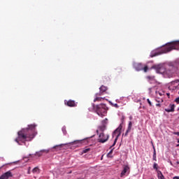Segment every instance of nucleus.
Returning a JSON list of instances; mask_svg holds the SVG:
<instances>
[{"mask_svg": "<svg viewBox=\"0 0 179 179\" xmlns=\"http://www.w3.org/2000/svg\"><path fill=\"white\" fill-rule=\"evenodd\" d=\"M48 152H50L48 150H41V151L36 152V156L40 157L43 156V153H48Z\"/></svg>", "mask_w": 179, "mask_h": 179, "instance_id": "nucleus-12", "label": "nucleus"}, {"mask_svg": "<svg viewBox=\"0 0 179 179\" xmlns=\"http://www.w3.org/2000/svg\"><path fill=\"white\" fill-rule=\"evenodd\" d=\"M122 129V123L120 124V126L113 133V138H114L115 135H116V137L115 138L113 145L110 146V149L111 148H113V146H115V143H117V141H118V137L121 135Z\"/></svg>", "mask_w": 179, "mask_h": 179, "instance_id": "nucleus-4", "label": "nucleus"}, {"mask_svg": "<svg viewBox=\"0 0 179 179\" xmlns=\"http://www.w3.org/2000/svg\"><path fill=\"white\" fill-rule=\"evenodd\" d=\"M173 83H179V80H176L175 81H173Z\"/></svg>", "mask_w": 179, "mask_h": 179, "instance_id": "nucleus-37", "label": "nucleus"}, {"mask_svg": "<svg viewBox=\"0 0 179 179\" xmlns=\"http://www.w3.org/2000/svg\"><path fill=\"white\" fill-rule=\"evenodd\" d=\"M129 170V166H128V165H126L124 167L123 171L121 173V177H122V176H125V174H127V171Z\"/></svg>", "mask_w": 179, "mask_h": 179, "instance_id": "nucleus-14", "label": "nucleus"}, {"mask_svg": "<svg viewBox=\"0 0 179 179\" xmlns=\"http://www.w3.org/2000/svg\"><path fill=\"white\" fill-rule=\"evenodd\" d=\"M64 104L66 106H68V107H76L78 103H76L75 101L73 100H69V101L65 100Z\"/></svg>", "mask_w": 179, "mask_h": 179, "instance_id": "nucleus-8", "label": "nucleus"}, {"mask_svg": "<svg viewBox=\"0 0 179 179\" xmlns=\"http://www.w3.org/2000/svg\"><path fill=\"white\" fill-rule=\"evenodd\" d=\"M172 134H173V135H178V136H179V131H178V132L173 131Z\"/></svg>", "mask_w": 179, "mask_h": 179, "instance_id": "nucleus-31", "label": "nucleus"}, {"mask_svg": "<svg viewBox=\"0 0 179 179\" xmlns=\"http://www.w3.org/2000/svg\"><path fill=\"white\" fill-rule=\"evenodd\" d=\"M62 132H63L64 135H66V129H65V127L62 128Z\"/></svg>", "mask_w": 179, "mask_h": 179, "instance_id": "nucleus-26", "label": "nucleus"}, {"mask_svg": "<svg viewBox=\"0 0 179 179\" xmlns=\"http://www.w3.org/2000/svg\"><path fill=\"white\" fill-rule=\"evenodd\" d=\"M172 50H179V41H172L171 43H168L166 45L160 48L157 50V52H152L151 57H157V55H162V54H167V52H170Z\"/></svg>", "mask_w": 179, "mask_h": 179, "instance_id": "nucleus-2", "label": "nucleus"}, {"mask_svg": "<svg viewBox=\"0 0 179 179\" xmlns=\"http://www.w3.org/2000/svg\"><path fill=\"white\" fill-rule=\"evenodd\" d=\"M162 71V68L157 67V71L158 73H162V71Z\"/></svg>", "mask_w": 179, "mask_h": 179, "instance_id": "nucleus-30", "label": "nucleus"}, {"mask_svg": "<svg viewBox=\"0 0 179 179\" xmlns=\"http://www.w3.org/2000/svg\"><path fill=\"white\" fill-rule=\"evenodd\" d=\"M153 149H154V152H153V157H152V159H153V160L155 162H157V159L156 157V148H155V146H153Z\"/></svg>", "mask_w": 179, "mask_h": 179, "instance_id": "nucleus-15", "label": "nucleus"}, {"mask_svg": "<svg viewBox=\"0 0 179 179\" xmlns=\"http://www.w3.org/2000/svg\"><path fill=\"white\" fill-rule=\"evenodd\" d=\"M129 131H131L132 129V122H129L128 129Z\"/></svg>", "mask_w": 179, "mask_h": 179, "instance_id": "nucleus-19", "label": "nucleus"}, {"mask_svg": "<svg viewBox=\"0 0 179 179\" xmlns=\"http://www.w3.org/2000/svg\"><path fill=\"white\" fill-rule=\"evenodd\" d=\"M110 136L108 134H104V133H101L99 136L98 142L100 143H106L108 141Z\"/></svg>", "mask_w": 179, "mask_h": 179, "instance_id": "nucleus-6", "label": "nucleus"}, {"mask_svg": "<svg viewBox=\"0 0 179 179\" xmlns=\"http://www.w3.org/2000/svg\"><path fill=\"white\" fill-rule=\"evenodd\" d=\"M161 103H163V99L161 100Z\"/></svg>", "mask_w": 179, "mask_h": 179, "instance_id": "nucleus-41", "label": "nucleus"}, {"mask_svg": "<svg viewBox=\"0 0 179 179\" xmlns=\"http://www.w3.org/2000/svg\"><path fill=\"white\" fill-rule=\"evenodd\" d=\"M178 111H179V107H178Z\"/></svg>", "mask_w": 179, "mask_h": 179, "instance_id": "nucleus-43", "label": "nucleus"}, {"mask_svg": "<svg viewBox=\"0 0 179 179\" xmlns=\"http://www.w3.org/2000/svg\"><path fill=\"white\" fill-rule=\"evenodd\" d=\"M173 164H176V167H178V164H179V161H178V162L173 163Z\"/></svg>", "mask_w": 179, "mask_h": 179, "instance_id": "nucleus-33", "label": "nucleus"}, {"mask_svg": "<svg viewBox=\"0 0 179 179\" xmlns=\"http://www.w3.org/2000/svg\"><path fill=\"white\" fill-rule=\"evenodd\" d=\"M121 120H122V122H124V120H125V116H122Z\"/></svg>", "mask_w": 179, "mask_h": 179, "instance_id": "nucleus-36", "label": "nucleus"}, {"mask_svg": "<svg viewBox=\"0 0 179 179\" xmlns=\"http://www.w3.org/2000/svg\"><path fill=\"white\" fill-rule=\"evenodd\" d=\"M176 65H179V60H176Z\"/></svg>", "mask_w": 179, "mask_h": 179, "instance_id": "nucleus-38", "label": "nucleus"}, {"mask_svg": "<svg viewBox=\"0 0 179 179\" xmlns=\"http://www.w3.org/2000/svg\"><path fill=\"white\" fill-rule=\"evenodd\" d=\"M111 105L113 106V107H115V108H118L120 107V106H118V104L117 103L113 104V103H111Z\"/></svg>", "mask_w": 179, "mask_h": 179, "instance_id": "nucleus-25", "label": "nucleus"}, {"mask_svg": "<svg viewBox=\"0 0 179 179\" xmlns=\"http://www.w3.org/2000/svg\"><path fill=\"white\" fill-rule=\"evenodd\" d=\"M87 152H90V148H86L83 150V153H87Z\"/></svg>", "mask_w": 179, "mask_h": 179, "instance_id": "nucleus-20", "label": "nucleus"}, {"mask_svg": "<svg viewBox=\"0 0 179 179\" xmlns=\"http://www.w3.org/2000/svg\"><path fill=\"white\" fill-rule=\"evenodd\" d=\"M149 70V67H148V66H143V72H148V71Z\"/></svg>", "mask_w": 179, "mask_h": 179, "instance_id": "nucleus-17", "label": "nucleus"}, {"mask_svg": "<svg viewBox=\"0 0 179 179\" xmlns=\"http://www.w3.org/2000/svg\"><path fill=\"white\" fill-rule=\"evenodd\" d=\"M136 71H140L143 70V64L141 63H136L134 64Z\"/></svg>", "mask_w": 179, "mask_h": 179, "instance_id": "nucleus-10", "label": "nucleus"}, {"mask_svg": "<svg viewBox=\"0 0 179 179\" xmlns=\"http://www.w3.org/2000/svg\"><path fill=\"white\" fill-rule=\"evenodd\" d=\"M39 171L38 167H35L33 170L32 172L33 173H38V171Z\"/></svg>", "mask_w": 179, "mask_h": 179, "instance_id": "nucleus-21", "label": "nucleus"}, {"mask_svg": "<svg viewBox=\"0 0 179 179\" xmlns=\"http://www.w3.org/2000/svg\"><path fill=\"white\" fill-rule=\"evenodd\" d=\"M171 166H173V167H177V165L176 164H173V162H170Z\"/></svg>", "mask_w": 179, "mask_h": 179, "instance_id": "nucleus-32", "label": "nucleus"}, {"mask_svg": "<svg viewBox=\"0 0 179 179\" xmlns=\"http://www.w3.org/2000/svg\"><path fill=\"white\" fill-rule=\"evenodd\" d=\"M107 122H108V119L106 118L105 120H103L102 121V124H107Z\"/></svg>", "mask_w": 179, "mask_h": 179, "instance_id": "nucleus-28", "label": "nucleus"}, {"mask_svg": "<svg viewBox=\"0 0 179 179\" xmlns=\"http://www.w3.org/2000/svg\"><path fill=\"white\" fill-rule=\"evenodd\" d=\"M113 149H112L108 154V156H110V155H111L113 153Z\"/></svg>", "mask_w": 179, "mask_h": 179, "instance_id": "nucleus-34", "label": "nucleus"}, {"mask_svg": "<svg viewBox=\"0 0 179 179\" xmlns=\"http://www.w3.org/2000/svg\"><path fill=\"white\" fill-rule=\"evenodd\" d=\"M166 95L168 96L169 98H170V93H167Z\"/></svg>", "mask_w": 179, "mask_h": 179, "instance_id": "nucleus-40", "label": "nucleus"}, {"mask_svg": "<svg viewBox=\"0 0 179 179\" xmlns=\"http://www.w3.org/2000/svg\"><path fill=\"white\" fill-rule=\"evenodd\" d=\"M173 179H179V176H175L173 178Z\"/></svg>", "mask_w": 179, "mask_h": 179, "instance_id": "nucleus-39", "label": "nucleus"}, {"mask_svg": "<svg viewBox=\"0 0 179 179\" xmlns=\"http://www.w3.org/2000/svg\"><path fill=\"white\" fill-rule=\"evenodd\" d=\"M92 107L94 111L97 113L99 117H106L107 115V111H108V107L104 103H100L98 105H94L92 103Z\"/></svg>", "mask_w": 179, "mask_h": 179, "instance_id": "nucleus-3", "label": "nucleus"}, {"mask_svg": "<svg viewBox=\"0 0 179 179\" xmlns=\"http://www.w3.org/2000/svg\"><path fill=\"white\" fill-rule=\"evenodd\" d=\"M10 177H12V172H10V171H8L6 172L5 173L2 174L0 176V179H8Z\"/></svg>", "mask_w": 179, "mask_h": 179, "instance_id": "nucleus-9", "label": "nucleus"}, {"mask_svg": "<svg viewBox=\"0 0 179 179\" xmlns=\"http://www.w3.org/2000/svg\"><path fill=\"white\" fill-rule=\"evenodd\" d=\"M178 94H179V92H178Z\"/></svg>", "mask_w": 179, "mask_h": 179, "instance_id": "nucleus-44", "label": "nucleus"}, {"mask_svg": "<svg viewBox=\"0 0 179 179\" xmlns=\"http://www.w3.org/2000/svg\"><path fill=\"white\" fill-rule=\"evenodd\" d=\"M147 101H148V104H149V106H150V107H152V106H153V104H152V101H150V99H147Z\"/></svg>", "mask_w": 179, "mask_h": 179, "instance_id": "nucleus-23", "label": "nucleus"}, {"mask_svg": "<svg viewBox=\"0 0 179 179\" xmlns=\"http://www.w3.org/2000/svg\"><path fill=\"white\" fill-rule=\"evenodd\" d=\"M36 124H29L28 128L22 129L17 132V138L15 139L17 143L19 142H30L34 139L35 136L37 135V131H36Z\"/></svg>", "mask_w": 179, "mask_h": 179, "instance_id": "nucleus-1", "label": "nucleus"}, {"mask_svg": "<svg viewBox=\"0 0 179 179\" xmlns=\"http://www.w3.org/2000/svg\"><path fill=\"white\" fill-rule=\"evenodd\" d=\"M159 95L162 96V93H159Z\"/></svg>", "mask_w": 179, "mask_h": 179, "instance_id": "nucleus-42", "label": "nucleus"}, {"mask_svg": "<svg viewBox=\"0 0 179 179\" xmlns=\"http://www.w3.org/2000/svg\"><path fill=\"white\" fill-rule=\"evenodd\" d=\"M157 173L158 178L160 179V177L163 176V173L159 170L157 171Z\"/></svg>", "mask_w": 179, "mask_h": 179, "instance_id": "nucleus-18", "label": "nucleus"}, {"mask_svg": "<svg viewBox=\"0 0 179 179\" xmlns=\"http://www.w3.org/2000/svg\"><path fill=\"white\" fill-rule=\"evenodd\" d=\"M146 78H147L148 80H153V77H152V76H147Z\"/></svg>", "mask_w": 179, "mask_h": 179, "instance_id": "nucleus-27", "label": "nucleus"}, {"mask_svg": "<svg viewBox=\"0 0 179 179\" xmlns=\"http://www.w3.org/2000/svg\"><path fill=\"white\" fill-rule=\"evenodd\" d=\"M175 103H176V104H179V96L177 97L175 100H174Z\"/></svg>", "mask_w": 179, "mask_h": 179, "instance_id": "nucleus-29", "label": "nucleus"}, {"mask_svg": "<svg viewBox=\"0 0 179 179\" xmlns=\"http://www.w3.org/2000/svg\"><path fill=\"white\" fill-rule=\"evenodd\" d=\"M129 132H131V130H127L126 131V132H125V134H123V136H128V134H129Z\"/></svg>", "mask_w": 179, "mask_h": 179, "instance_id": "nucleus-22", "label": "nucleus"}, {"mask_svg": "<svg viewBox=\"0 0 179 179\" xmlns=\"http://www.w3.org/2000/svg\"><path fill=\"white\" fill-rule=\"evenodd\" d=\"M153 169L156 170V171H157V170H159V165L157 163H154Z\"/></svg>", "mask_w": 179, "mask_h": 179, "instance_id": "nucleus-16", "label": "nucleus"}, {"mask_svg": "<svg viewBox=\"0 0 179 179\" xmlns=\"http://www.w3.org/2000/svg\"><path fill=\"white\" fill-rule=\"evenodd\" d=\"M101 95H97V94H95V99H94V102L96 103V101H103L104 100V98L100 97Z\"/></svg>", "mask_w": 179, "mask_h": 179, "instance_id": "nucleus-13", "label": "nucleus"}, {"mask_svg": "<svg viewBox=\"0 0 179 179\" xmlns=\"http://www.w3.org/2000/svg\"><path fill=\"white\" fill-rule=\"evenodd\" d=\"M90 139L91 138H85L83 140H77V141H74L73 142L69 143V145H76V147H79L80 145H82V143H89V142H90Z\"/></svg>", "mask_w": 179, "mask_h": 179, "instance_id": "nucleus-5", "label": "nucleus"}, {"mask_svg": "<svg viewBox=\"0 0 179 179\" xmlns=\"http://www.w3.org/2000/svg\"><path fill=\"white\" fill-rule=\"evenodd\" d=\"M108 89V88L106 86L101 85L99 87V92L96 93V96H103L104 94V93H106Z\"/></svg>", "mask_w": 179, "mask_h": 179, "instance_id": "nucleus-7", "label": "nucleus"}, {"mask_svg": "<svg viewBox=\"0 0 179 179\" xmlns=\"http://www.w3.org/2000/svg\"><path fill=\"white\" fill-rule=\"evenodd\" d=\"M156 106L157 107H162V105L159 103H156Z\"/></svg>", "mask_w": 179, "mask_h": 179, "instance_id": "nucleus-35", "label": "nucleus"}, {"mask_svg": "<svg viewBox=\"0 0 179 179\" xmlns=\"http://www.w3.org/2000/svg\"><path fill=\"white\" fill-rule=\"evenodd\" d=\"M169 107L170 108H165V111L166 113H174V111H175L174 109L176 108V105L171 103V104H169Z\"/></svg>", "mask_w": 179, "mask_h": 179, "instance_id": "nucleus-11", "label": "nucleus"}, {"mask_svg": "<svg viewBox=\"0 0 179 179\" xmlns=\"http://www.w3.org/2000/svg\"><path fill=\"white\" fill-rule=\"evenodd\" d=\"M62 146H64V144H60V145L54 146V147H53V149H57V148H61Z\"/></svg>", "mask_w": 179, "mask_h": 179, "instance_id": "nucleus-24", "label": "nucleus"}]
</instances>
